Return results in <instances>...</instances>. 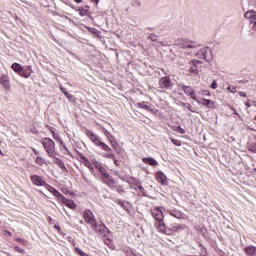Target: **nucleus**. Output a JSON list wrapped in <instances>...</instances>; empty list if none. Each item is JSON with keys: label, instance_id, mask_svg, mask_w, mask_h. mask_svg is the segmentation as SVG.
I'll return each instance as SVG.
<instances>
[{"label": "nucleus", "instance_id": "1", "mask_svg": "<svg viewBox=\"0 0 256 256\" xmlns=\"http://www.w3.org/2000/svg\"><path fill=\"white\" fill-rule=\"evenodd\" d=\"M163 211L167 210H165L164 207H155L152 210V216L156 221L155 227L157 231H159V233H163L164 235H168L167 226L165 225V222H163L165 220V215L163 214Z\"/></svg>", "mask_w": 256, "mask_h": 256}, {"label": "nucleus", "instance_id": "2", "mask_svg": "<svg viewBox=\"0 0 256 256\" xmlns=\"http://www.w3.org/2000/svg\"><path fill=\"white\" fill-rule=\"evenodd\" d=\"M85 223H88L97 233V235H103V229L104 226H97V220H95V216L93 215V212L91 210H86L83 214Z\"/></svg>", "mask_w": 256, "mask_h": 256}, {"label": "nucleus", "instance_id": "3", "mask_svg": "<svg viewBox=\"0 0 256 256\" xmlns=\"http://www.w3.org/2000/svg\"><path fill=\"white\" fill-rule=\"evenodd\" d=\"M47 190L49 191V193H52V195H54V197H56L58 201H61V203H63V205H66V207H68L69 209H77V205L75 204V202H73V200L65 198V196L60 194L57 189L53 188L52 186H47Z\"/></svg>", "mask_w": 256, "mask_h": 256}, {"label": "nucleus", "instance_id": "4", "mask_svg": "<svg viewBox=\"0 0 256 256\" xmlns=\"http://www.w3.org/2000/svg\"><path fill=\"white\" fill-rule=\"evenodd\" d=\"M42 145L48 155V157H57V151L55 150V142L51 138H44Z\"/></svg>", "mask_w": 256, "mask_h": 256}, {"label": "nucleus", "instance_id": "5", "mask_svg": "<svg viewBox=\"0 0 256 256\" xmlns=\"http://www.w3.org/2000/svg\"><path fill=\"white\" fill-rule=\"evenodd\" d=\"M174 45L181 47L182 49H195L197 43L195 41L189 40L187 38H178L174 41Z\"/></svg>", "mask_w": 256, "mask_h": 256}, {"label": "nucleus", "instance_id": "6", "mask_svg": "<svg viewBox=\"0 0 256 256\" xmlns=\"http://www.w3.org/2000/svg\"><path fill=\"white\" fill-rule=\"evenodd\" d=\"M30 180L32 181L33 185H36L37 187H45V185L46 189L47 187H50L47 185V182H45V179L37 174L30 176Z\"/></svg>", "mask_w": 256, "mask_h": 256}, {"label": "nucleus", "instance_id": "7", "mask_svg": "<svg viewBox=\"0 0 256 256\" xmlns=\"http://www.w3.org/2000/svg\"><path fill=\"white\" fill-rule=\"evenodd\" d=\"M203 65V62L200 60H192L189 63V73H193L194 75H199V67Z\"/></svg>", "mask_w": 256, "mask_h": 256}, {"label": "nucleus", "instance_id": "8", "mask_svg": "<svg viewBox=\"0 0 256 256\" xmlns=\"http://www.w3.org/2000/svg\"><path fill=\"white\" fill-rule=\"evenodd\" d=\"M86 135L87 137L92 141V143L96 144L97 147H101L103 145V141H101V138L97 136L93 131L91 130H86Z\"/></svg>", "mask_w": 256, "mask_h": 256}, {"label": "nucleus", "instance_id": "9", "mask_svg": "<svg viewBox=\"0 0 256 256\" xmlns=\"http://www.w3.org/2000/svg\"><path fill=\"white\" fill-rule=\"evenodd\" d=\"M159 86L161 89H171V87H173V82H171L169 76H165L160 79Z\"/></svg>", "mask_w": 256, "mask_h": 256}, {"label": "nucleus", "instance_id": "10", "mask_svg": "<svg viewBox=\"0 0 256 256\" xmlns=\"http://www.w3.org/2000/svg\"><path fill=\"white\" fill-rule=\"evenodd\" d=\"M0 84L6 91H9V89H11V82L9 80V75L2 74L0 77Z\"/></svg>", "mask_w": 256, "mask_h": 256}, {"label": "nucleus", "instance_id": "11", "mask_svg": "<svg viewBox=\"0 0 256 256\" xmlns=\"http://www.w3.org/2000/svg\"><path fill=\"white\" fill-rule=\"evenodd\" d=\"M245 19H249L250 23L253 24V29L256 31V13L253 10H249L244 14Z\"/></svg>", "mask_w": 256, "mask_h": 256}, {"label": "nucleus", "instance_id": "12", "mask_svg": "<svg viewBox=\"0 0 256 256\" xmlns=\"http://www.w3.org/2000/svg\"><path fill=\"white\" fill-rule=\"evenodd\" d=\"M102 181L106 183L108 187L113 188L116 185L115 180L113 179V177H111V175H109V173H107V171L102 174Z\"/></svg>", "mask_w": 256, "mask_h": 256}, {"label": "nucleus", "instance_id": "13", "mask_svg": "<svg viewBox=\"0 0 256 256\" xmlns=\"http://www.w3.org/2000/svg\"><path fill=\"white\" fill-rule=\"evenodd\" d=\"M182 90L184 91L185 95H188V97L193 99V101H197V96H195V91L191 86L183 85Z\"/></svg>", "mask_w": 256, "mask_h": 256}, {"label": "nucleus", "instance_id": "14", "mask_svg": "<svg viewBox=\"0 0 256 256\" xmlns=\"http://www.w3.org/2000/svg\"><path fill=\"white\" fill-rule=\"evenodd\" d=\"M156 181H158V183H161V185H164V186L169 185L167 176L161 171L156 172Z\"/></svg>", "mask_w": 256, "mask_h": 256}, {"label": "nucleus", "instance_id": "15", "mask_svg": "<svg viewBox=\"0 0 256 256\" xmlns=\"http://www.w3.org/2000/svg\"><path fill=\"white\" fill-rule=\"evenodd\" d=\"M211 53V50L207 47H203L200 50H198V52L196 53V57H198V59H204L207 61V55H209Z\"/></svg>", "mask_w": 256, "mask_h": 256}, {"label": "nucleus", "instance_id": "16", "mask_svg": "<svg viewBox=\"0 0 256 256\" xmlns=\"http://www.w3.org/2000/svg\"><path fill=\"white\" fill-rule=\"evenodd\" d=\"M74 10H76L79 13L80 17H89V15H91V11L89 10V6L74 8Z\"/></svg>", "mask_w": 256, "mask_h": 256}, {"label": "nucleus", "instance_id": "17", "mask_svg": "<svg viewBox=\"0 0 256 256\" xmlns=\"http://www.w3.org/2000/svg\"><path fill=\"white\" fill-rule=\"evenodd\" d=\"M196 101L199 104L205 105L206 107H208V109H213L215 107V102L211 101L210 99L202 98L201 100L196 99Z\"/></svg>", "mask_w": 256, "mask_h": 256}, {"label": "nucleus", "instance_id": "18", "mask_svg": "<svg viewBox=\"0 0 256 256\" xmlns=\"http://www.w3.org/2000/svg\"><path fill=\"white\" fill-rule=\"evenodd\" d=\"M33 73V67L27 66L26 68H22V73L20 77H24V79H29V76Z\"/></svg>", "mask_w": 256, "mask_h": 256}, {"label": "nucleus", "instance_id": "19", "mask_svg": "<svg viewBox=\"0 0 256 256\" xmlns=\"http://www.w3.org/2000/svg\"><path fill=\"white\" fill-rule=\"evenodd\" d=\"M143 163L146 165H150L151 167H157L159 165V162L155 160L154 158H142Z\"/></svg>", "mask_w": 256, "mask_h": 256}, {"label": "nucleus", "instance_id": "20", "mask_svg": "<svg viewBox=\"0 0 256 256\" xmlns=\"http://www.w3.org/2000/svg\"><path fill=\"white\" fill-rule=\"evenodd\" d=\"M23 68L24 67L19 63H13L11 66V69H13V71L18 75H21V73L23 72Z\"/></svg>", "mask_w": 256, "mask_h": 256}, {"label": "nucleus", "instance_id": "21", "mask_svg": "<svg viewBox=\"0 0 256 256\" xmlns=\"http://www.w3.org/2000/svg\"><path fill=\"white\" fill-rule=\"evenodd\" d=\"M244 251L247 256H256V247L253 245L246 247Z\"/></svg>", "mask_w": 256, "mask_h": 256}, {"label": "nucleus", "instance_id": "22", "mask_svg": "<svg viewBox=\"0 0 256 256\" xmlns=\"http://www.w3.org/2000/svg\"><path fill=\"white\" fill-rule=\"evenodd\" d=\"M35 163L36 165H38L39 167H43V165H48L47 160H45L43 157L41 156H37L35 158Z\"/></svg>", "mask_w": 256, "mask_h": 256}, {"label": "nucleus", "instance_id": "23", "mask_svg": "<svg viewBox=\"0 0 256 256\" xmlns=\"http://www.w3.org/2000/svg\"><path fill=\"white\" fill-rule=\"evenodd\" d=\"M166 212H168L169 215H171V217H175V219H181L182 218L181 212H177L175 210H166Z\"/></svg>", "mask_w": 256, "mask_h": 256}, {"label": "nucleus", "instance_id": "24", "mask_svg": "<svg viewBox=\"0 0 256 256\" xmlns=\"http://www.w3.org/2000/svg\"><path fill=\"white\" fill-rule=\"evenodd\" d=\"M52 159H54V163H56V165H58V167H60V169H65V164L63 163V161H61V159L52 157Z\"/></svg>", "mask_w": 256, "mask_h": 256}, {"label": "nucleus", "instance_id": "25", "mask_svg": "<svg viewBox=\"0 0 256 256\" xmlns=\"http://www.w3.org/2000/svg\"><path fill=\"white\" fill-rule=\"evenodd\" d=\"M51 134L55 141H58L60 145H63V140L61 139V136H59V134L55 133L54 131H51Z\"/></svg>", "mask_w": 256, "mask_h": 256}, {"label": "nucleus", "instance_id": "26", "mask_svg": "<svg viewBox=\"0 0 256 256\" xmlns=\"http://www.w3.org/2000/svg\"><path fill=\"white\" fill-rule=\"evenodd\" d=\"M110 143H111V145H112L114 151H116V153H119V150L121 149V148L119 147V143H117V142H115V141H113V140H110Z\"/></svg>", "mask_w": 256, "mask_h": 256}, {"label": "nucleus", "instance_id": "27", "mask_svg": "<svg viewBox=\"0 0 256 256\" xmlns=\"http://www.w3.org/2000/svg\"><path fill=\"white\" fill-rule=\"evenodd\" d=\"M60 90L62 91L63 95H65V97H67V99H73V96L71 94H69V92H67L66 88L60 87Z\"/></svg>", "mask_w": 256, "mask_h": 256}, {"label": "nucleus", "instance_id": "28", "mask_svg": "<svg viewBox=\"0 0 256 256\" xmlns=\"http://www.w3.org/2000/svg\"><path fill=\"white\" fill-rule=\"evenodd\" d=\"M102 133H104L105 137L111 142V139H113V135H111V133L105 128H102Z\"/></svg>", "mask_w": 256, "mask_h": 256}, {"label": "nucleus", "instance_id": "29", "mask_svg": "<svg viewBox=\"0 0 256 256\" xmlns=\"http://www.w3.org/2000/svg\"><path fill=\"white\" fill-rule=\"evenodd\" d=\"M83 164L88 167V169H91L93 171V164H91V161H89L86 158H83Z\"/></svg>", "mask_w": 256, "mask_h": 256}, {"label": "nucleus", "instance_id": "30", "mask_svg": "<svg viewBox=\"0 0 256 256\" xmlns=\"http://www.w3.org/2000/svg\"><path fill=\"white\" fill-rule=\"evenodd\" d=\"M100 147H102L103 151H106V153H113V150L111 149V147H109L105 143H103Z\"/></svg>", "mask_w": 256, "mask_h": 256}, {"label": "nucleus", "instance_id": "31", "mask_svg": "<svg viewBox=\"0 0 256 256\" xmlns=\"http://www.w3.org/2000/svg\"><path fill=\"white\" fill-rule=\"evenodd\" d=\"M94 167H95V169H97V170L101 173V175L107 171V170H105V168L101 165V163H98V165H96V166H94Z\"/></svg>", "mask_w": 256, "mask_h": 256}, {"label": "nucleus", "instance_id": "32", "mask_svg": "<svg viewBox=\"0 0 256 256\" xmlns=\"http://www.w3.org/2000/svg\"><path fill=\"white\" fill-rule=\"evenodd\" d=\"M94 167H95V169H97V170L101 173V175L107 171V170H105V168L101 165V163H98V165H96V166H94Z\"/></svg>", "mask_w": 256, "mask_h": 256}, {"label": "nucleus", "instance_id": "33", "mask_svg": "<svg viewBox=\"0 0 256 256\" xmlns=\"http://www.w3.org/2000/svg\"><path fill=\"white\" fill-rule=\"evenodd\" d=\"M103 157H105V159H115V154L111 153V152H108V153H105L103 154Z\"/></svg>", "mask_w": 256, "mask_h": 256}, {"label": "nucleus", "instance_id": "34", "mask_svg": "<svg viewBox=\"0 0 256 256\" xmlns=\"http://www.w3.org/2000/svg\"><path fill=\"white\" fill-rule=\"evenodd\" d=\"M138 107H140V109H146V111H149V106H147L145 102L139 103Z\"/></svg>", "mask_w": 256, "mask_h": 256}, {"label": "nucleus", "instance_id": "35", "mask_svg": "<svg viewBox=\"0 0 256 256\" xmlns=\"http://www.w3.org/2000/svg\"><path fill=\"white\" fill-rule=\"evenodd\" d=\"M171 141H172L173 145H176V147H181V141L175 140L173 138H171Z\"/></svg>", "mask_w": 256, "mask_h": 256}, {"label": "nucleus", "instance_id": "36", "mask_svg": "<svg viewBox=\"0 0 256 256\" xmlns=\"http://www.w3.org/2000/svg\"><path fill=\"white\" fill-rule=\"evenodd\" d=\"M227 91H229L230 93H235V91H237V88H235V86H228Z\"/></svg>", "mask_w": 256, "mask_h": 256}, {"label": "nucleus", "instance_id": "37", "mask_svg": "<svg viewBox=\"0 0 256 256\" xmlns=\"http://www.w3.org/2000/svg\"><path fill=\"white\" fill-rule=\"evenodd\" d=\"M15 241H17V243H22V245H27V241L25 239L16 238Z\"/></svg>", "mask_w": 256, "mask_h": 256}, {"label": "nucleus", "instance_id": "38", "mask_svg": "<svg viewBox=\"0 0 256 256\" xmlns=\"http://www.w3.org/2000/svg\"><path fill=\"white\" fill-rule=\"evenodd\" d=\"M201 94L206 97H211V93L209 92V90H202Z\"/></svg>", "mask_w": 256, "mask_h": 256}, {"label": "nucleus", "instance_id": "39", "mask_svg": "<svg viewBox=\"0 0 256 256\" xmlns=\"http://www.w3.org/2000/svg\"><path fill=\"white\" fill-rule=\"evenodd\" d=\"M148 39H150V41H157V35H155V34H150V35L148 36Z\"/></svg>", "mask_w": 256, "mask_h": 256}, {"label": "nucleus", "instance_id": "40", "mask_svg": "<svg viewBox=\"0 0 256 256\" xmlns=\"http://www.w3.org/2000/svg\"><path fill=\"white\" fill-rule=\"evenodd\" d=\"M15 251H17L18 253H25V250L24 249H21V247L19 246H15Z\"/></svg>", "mask_w": 256, "mask_h": 256}, {"label": "nucleus", "instance_id": "41", "mask_svg": "<svg viewBox=\"0 0 256 256\" xmlns=\"http://www.w3.org/2000/svg\"><path fill=\"white\" fill-rule=\"evenodd\" d=\"M112 161L114 162V165H116V167H119V165H121V162L119 160H117V158L114 157V159H112Z\"/></svg>", "mask_w": 256, "mask_h": 256}, {"label": "nucleus", "instance_id": "42", "mask_svg": "<svg viewBox=\"0 0 256 256\" xmlns=\"http://www.w3.org/2000/svg\"><path fill=\"white\" fill-rule=\"evenodd\" d=\"M210 87H211V89H216L217 88V81L214 80Z\"/></svg>", "mask_w": 256, "mask_h": 256}, {"label": "nucleus", "instance_id": "43", "mask_svg": "<svg viewBox=\"0 0 256 256\" xmlns=\"http://www.w3.org/2000/svg\"><path fill=\"white\" fill-rule=\"evenodd\" d=\"M54 229H57L58 233L62 234L63 232L61 231V226L59 225H54Z\"/></svg>", "mask_w": 256, "mask_h": 256}, {"label": "nucleus", "instance_id": "44", "mask_svg": "<svg viewBox=\"0 0 256 256\" xmlns=\"http://www.w3.org/2000/svg\"><path fill=\"white\" fill-rule=\"evenodd\" d=\"M3 235H7L8 237H11V232H9V230H4L3 231Z\"/></svg>", "mask_w": 256, "mask_h": 256}, {"label": "nucleus", "instance_id": "45", "mask_svg": "<svg viewBox=\"0 0 256 256\" xmlns=\"http://www.w3.org/2000/svg\"><path fill=\"white\" fill-rule=\"evenodd\" d=\"M178 229H181V225L176 226V227H172L171 231H178Z\"/></svg>", "mask_w": 256, "mask_h": 256}, {"label": "nucleus", "instance_id": "46", "mask_svg": "<svg viewBox=\"0 0 256 256\" xmlns=\"http://www.w3.org/2000/svg\"><path fill=\"white\" fill-rule=\"evenodd\" d=\"M238 95H240V97H247V94L245 92H238Z\"/></svg>", "mask_w": 256, "mask_h": 256}, {"label": "nucleus", "instance_id": "47", "mask_svg": "<svg viewBox=\"0 0 256 256\" xmlns=\"http://www.w3.org/2000/svg\"><path fill=\"white\" fill-rule=\"evenodd\" d=\"M68 241H70V243H72V245H75V240L73 238H71V236L68 237Z\"/></svg>", "mask_w": 256, "mask_h": 256}, {"label": "nucleus", "instance_id": "48", "mask_svg": "<svg viewBox=\"0 0 256 256\" xmlns=\"http://www.w3.org/2000/svg\"><path fill=\"white\" fill-rule=\"evenodd\" d=\"M99 164V162L96 160V159H92V165H94V167L96 166V165H98Z\"/></svg>", "mask_w": 256, "mask_h": 256}, {"label": "nucleus", "instance_id": "49", "mask_svg": "<svg viewBox=\"0 0 256 256\" xmlns=\"http://www.w3.org/2000/svg\"><path fill=\"white\" fill-rule=\"evenodd\" d=\"M32 151H33L34 155H39V151L37 149L32 148Z\"/></svg>", "mask_w": 256, "mask_h": 256}, {"label": "nucleus", "instance_id": "50", "mask_svg": "<svg viewBox=\"0 0 256 256\" xmlns=\"http://www.w3.org/2000/svg\"><path fill=\"white\" fill-rule=\"evenodd\" d=\"M245 105H246V107H252V104H251V102H249V101L246 102Z\"/></svg>", "mask_w": 256, "mask_h": 256}, {"label": "nucleus", "instance_id": "51", "mask_svg": "<svg viewBox=\"0 0 256 256\" xmlns=\"http://www.w3.org/2000/svg\"><path fill=\"white\" fill-rule=\"evenodd\" d=\"M251 105H254V107H256V101H251Z\"/></svg>", "mask_w": 256, "mask_h": 256}, {"label": "nucleus", "instance_id": "52", "mask_svg": "<svg viewBox=\"0 0 256 256\" xmlns=\"http://www.w3.org/2000/svg\"><path fill=\"white\" fill-rule=\"evenodd\" d=\"M75 1V3H82L83 2V0H74Z\"/></svg>", "mask_w": 256, "mask_h": 256}, {"label": "nucleus", "instance_id": "53", "mask_svg": "<svg viewBox=\"0 0 256 256\" xmlns=\"http://www.w3.org/2000/svg\"><path fill=\"white\" fill-rule=\"evenodd\" d=\"M94 1H95L96 5H99V2H100L101 0H94Z\"/></svg>", "mask_w": 256, "mask_h": 256}, {"label": "nucleus", "instance_id": "54", "mask_svg": "<svg viewBox=\"0 0 256 256\" xmlns=\"http://www.w3.org/2000/svg\"><path fill=\"white\" fill-rule=\"evenodd\" d=\"M188 109H189V111H193V110H191V106H188Z\"/></svg>", "mask_w": 256, "mask_h": 256}, {"label": "nucleus", "instance_id": "55", "mask_svg": "<svg viewBox=\"0 0 256 256\" xmlns=\"http://www.w3.org/2000/svg\"><path fill=\"white\" fill-rule=\"evenodd\" d=\"M0 154L3 155V152L1 151V149H0Z\"/></svg>", "mask_w": 256, "mask_h": 256}, {"label": "nucleus", "instance_id": "56", "mask_svg": "<svg viewBox=\"0 0 256 256\" xmlns=\"http://www.w3.org/2000/svg\"><path fill=\"white\" fill-rule=\"evenodd\" d=\"M180 132L185 133V131H183V130H180Z\"/></svg>", "mask_w": 256, "mask_h": 256}, {"label": "nucleus", "instance_id": "57", "mask_svg": "<svg viewBox=\"0 0 256 256\" xmlns=\"http://www.w3.org/2000/svg\"><path fill=\"white\" fill-rule=\"evenodd\" d=\"M180 132L185 133V131H183V130H180Z\"/></svg>", "mask_w": 256, "mask_h": 256}]
</instances>
